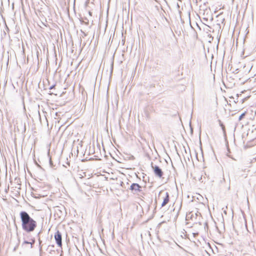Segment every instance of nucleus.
Segmentation results:
<instances>
[{
	"label": "nucleus",
	"instance_id": "2eb2a0df",
	"mask_svg": "<svg viewBox=\"0 0 256 256\" xmlns=\"http://www.w3.org/2000/svg\"><path fill=\"white\" fill-rule=\"evenodd\" d=\"M30 242L27 241V240H24L23 242V244H30Z\"/></svg>",
	"mask_w": 256,
	"mask_h": 256
},
{
	"label": "nucleus",
	"instance_id": "1a4fd4ad",
	"mask_svg": "<svg viewBox=\"0 0 256 256\" xmlns=\"http://www.w3.org/2000/svg\"><path fill=\"white\" fill-rule=\"evenodd\" d=\"M219 122H220V125L222 128L223 132L224 133H225L226 130H225V128H224V124L220 120H219Z\"/></svg>",
	"mask_w": 256,
	"mask_h": 256
},
{
	"label": "nucleus",
	"instance_id": "f257e3e1",
	"mask_svg": "<svg viewBox=\"0 0 256 256\" xmlns=\"http://www.w3.org/2000/svg\"><path fill=\"white\" fill-rule=\"evenodd\" d=\"M20 216L22 230L26 232H34L37 226L36 222L26 211L20 212Z\"/></svg>",
	"mask_w": 256,
	"mask_h": 256
},
{
	"label": "nucleus",
	"instance_id": "f3484780",
	"mask_svg": "<svg viewBox=\"0 0 256 256\" xmlns=\"http://www.w3.org/2000/svg\"><path fill=\"white\" fill-rule=\"evenodd\" d=\"M81 32L82 33V34H84V36H87V34L86 33H85L84 32L82 31V30H81Z\"/></svg>",
	"mask_w": 256,
	"mask_h": 256
},
{
	"label": "nucleus",
	"instance_id": "39448f33",
	"mask_svg": "<svg viewBox=\"0 0 256 256\" xmlns=\"http://www.w3.org/2000/svg\"><path fill=\"white\" fill-rule=\"evenodd\" d=\"M54 238L56 242V244L60 247L62 246V236L61 232L59 230H57L54 235Z\"/></svg>",
	"mask_w": 256,
	"mask_h": 256
},
{
	"label": "nucleus",
	"instance_id": "4468645a",
	"mask_svg": "<svg viewBox=\"0 0 256 256\" xmlns=\"http://www.w3.org/2000/svg\"><path fill=\"white\" fill-rule=\"evenodd\" d=\"M50 164L52 167V166L53 164L50 158Z\"/></svg>",
	"mask_w": 256,
	"mask_h": 256
},
{
	"label": "nucleus",
	"instance_id": "6e6552de",
	"mask_svg": "<svg viewBox=\"0 0 256 256\" xmlns=\"http://www.w3.org/2000/svg\"><path fill=\"white\" fill-rule=\"evenodd\" d=\"M252 66L250 64H248L247 66L245 65L244 66V72H250V70L252 69Z\"/></svg>",
	"mask_w": 256,
	"mask_h": 256
},
{
	"label": "nucleus",
	"instance_id": "6ab92c4d",
	"mask_svg": "<svg viewBox=\"0 0 256 256\" xmlns=\"http://www.w3.org/2000/svg\"><path fill=\"white\" fill-rule=\"evenodd\" d=\"M88 14H89L90 16H92V12H88Z\"/></svg>",
	"mask_w": 256,
	"mask_h": 256
},
{
	"label": "nucleus",
	"instance_id": "20e7f679",
	"mask_svg": "<svg viewBox=\"0 0 256 256\" xmlns=\"http://www.w3.org/2000/svg\"><path fill=\"white\" fill-rule=\"evenodd\" d=\"M55 213L58 218H64L65 216L66 213L65 211V208L63 206L61 208L59 206L56 207L55 210Z\"/></svg>",
	"mask_w": 256,
	"mask_h": 256
},
{
	"label": "nucleus",
	"instance_id": "ddd939ff",
	"mask_svg": "<svg viewBox=\"0 0 256 256\" xmlns=\"http://www.w3.org/2000/svg\"><path fill=\"white\" fill-rule=\"evenodd\" d=\"M233 72L234 73V74L238 73L239 72V69L238 68H236V70H235Z\"/></svg>",
	"mask_w": 256,
	"mask_h": 256
},
{
	"label": "nucleus",
	"instance_id": "4be33fe9",
	"mask_svg": "<svg viewBox=\"0 0 256 256\" xmlns=\"http://www.w3.org/2000/svg\"><path fill=\"white\" fill-rule=\"evenodd\" d=\"M177 6H178V8H180V6H179L178 4H177Z\"/></svg>",
	"mask_w": 256,
	"mask_h": 256
},
{
	"label": "nucleus",
	"instance_id": "a211bd4d",
	"mask_svg": "<svg viewBox=\"0 0 256 256\" xmlns=\"http://www.w3.org/2000/svg\"><path fill=\"white\" fill-rule=\"evenodd\" d=\"M83 22L86 25L88 24V22Z\"/></svg>",
	"mask_w": 256,
	"mask_h": 256
},
{
	"label": "nucleus",
	"instance_id": "412c9836",
	"mask_svg": "<svg viewBox=\"0 0 256 256\" xmlns=\"http://www.w3.org/2000/svg\"><path fill=\"white\" fill-rule=\"evenodd\" d=\"M204 20H206V21L208 20V18H204Z\"/></svg>",
	"mask_w": 256,
	"mask_h": 256
},
{
	"label": "nucleus",
	"instance_id": "dca6fc26",
	"mask_svg": "<svg viewBox=\"0 0 256 256\" xmlns=\"http://www.w3.org/2000/svg\"><path fill=\"white\" fill-rule=\"evenodd\" d=\"M56 85L55 84H54V85H52V86H50V90H52L54 88Z\"/></svg>",
	"mask_w": 256,
	"mask_h": 256
},
{
	"label": "nucleus",
	"instance_id": "f8f14e48",
	"mask_svg": "<svg viewBox=\"0 0 256 256\" xmlns=\"http://www.w3.org/2000/svg\"><path fill=\"white\" fill-rule=\"evenodd\" d=\"M32 242H30V245H31V246H30V248H32V245H33V244H34V242H35V239H34V238H32Z\"/></svg>",
	"mask_w": 256,
	"mask_h": 256
},
{
	"label": "nucleus",
	"instance_id": "7ed1b4c3",
	"mask_svg": "<svg viewBox=\"0 0 256 256\" xmlns=\"http://www.w3.org/2000/svg\"><path fill=\"white\" fill-rule=\"evenodd\" d=\"M130 190L134 194H138L142 191V186L137 183L132 184L130 186Z\"/></svg>",
	"mask_w": 256,
	"mask_h": 256
},
{
	"label": "nucleus",
	"instance_id": "9d476101",
	"mask_svg": "<svg viewBox=\"0 0 256 256\" xmlns=\"http://www.w3.org/2000/svg\"><path fill=\"white\" fill-rule=\"evenodd\" d=\"M246 114V112L242 113L239 116L238 120H241L244 118Z\"/></svg>",
	"mask_w": 256,
	"mask_h": 256
},
{
	"label": "nucleus",
	"instance_id": "9b49d317",
	"mask_svg": "<svg viewBox=\"0 0 256 256\" xmlns=\"http://www.w3.org/2000/svg\"><path fill=\"white\" fill-rule=\"evenodd\" d=\"M192 216H193V214H192V212H190L186 215V219H188V218H192Z\"/></svg>",
	"mask_w": 256,
	"mask_h": 256
},
{
	"label": "nucleus",
	"instance_id": "0eeeda50",
	"mask_svg": "<svg viewBox=\"0 0 256 256\" xmlns=\"http://www.w3.org/2000/svg\"><path fill=\"white\" fill-rule=\"evenodd\" d=\"M41 232H42V230L40 231L37 234V236L38 238L39 246H40V248H39L40 256H42V247L41 246V244H42V242L40 240V234Z\"/></svg>",
	"mask_w": 256,
	"mask_h": 256
},
{
	"label": "nucleus",
	"instance_id": "aec40b11",
	"mask_svg": "<svg viewBox=\"0 0 256 256\" xmlns=\"http://www.w3.org/2000/svg\"><path fill=\"white\" fill-rule=\"evenodd\" d=\"M123 184H124V182H121L120 185L122 186Z\"/></svg>",
	"mask_w": 256,
	"mask_h": 256
},
{
	"label": "nucleus",
	"instance_id": "f03ea898",
	"mask_svg": "<svg viewBox=\"0 0 256 256\" xmlns=\"http://www.w3.org/2000/svg\"><path fill=\"white\" fill-rule=\"evenodd\" d=\"M151 166L155 176L159 178H162L164 174L162 170L156 165L153 166L152 162Z\"/></svg>",
	"mask_w": 256,
	"mask_h": 256
},
{
	"label": "nucleus",
	"instance_id": "423d86ee",
	"mask_svg": "<svg viewBox=\"0 0 256 256\" xmlns=\"http://www.w3.org/2000/svg\"><path fill=\"white\" fill-rule=\"evenodd\" d=\"M170 201L169 194L168 192H166V196L164 198L163 202L161 206H165Z\"/></svg>",
	"mask_w": 256,
	"mask_h": 256
}]
</instances>
